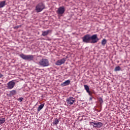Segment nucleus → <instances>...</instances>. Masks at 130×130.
<instances>
[{"label": "nucleus", "instance_id": "f257e3e1", "mask_svg": "<svg viewBox=\"0 0 130 130\" xmlns=\"http://www.w3.org/2000/svg\"><path fill=\"white\" fill-rule=\"evenodd\" d=\"M82 40L85 43H97L99 41V39L96 34L91 36L90 35H86L82 37Z\"/></svg>", "mask_w": 130, "mask_h": 130}, {"label": "nucleus", "instance_id": "f03ea898", "mask_svg": "<svg viewBox=\"0 0 130 130\" xmlns=\"http://www.w3.org/2000/svg\"><path fill=\"white\" fill-rule=\"evenodd\" d=\"M39 65L43 68L49 67V60L46 58H42L39 61Z\"/></svg>", "mask_w": 130, "mask_h": 130}, {"label": "nucleus", "instance_id": "7ed1b4c3", "mask_svg": "<svg viewBox=\"0 0 130 130\" xmlns=\"http://www.w3.org/2000/svg\"><path fill=\"white\" fill-rule=\"evenodd\" d=\"M45 9V5L43 3H39L36 7V11L37 13H40Z\"/></svg>", "mask_w": 130, "mask_h": 130}, {"label": "nucleus", "instance_id": "20e7f679", "mask_svg": "<svg viewBox=\"0 0 130 130\" xmlns=\"http://www.w3.org/2000/svg\"><path fill=\"white\" fill-rule=\"evenodd\" d=\"M19 56L22 58V59H24L25 60H33L34 59V55H25L24 54H21L19 55Z\"/></svg>", "mask_w": 130, "mask_h": 130}, {"label": "nucleus", "instance_id": "39448f33", "mask_svg": "<svg viewBox=\"0 0 130 130\" xmlns=\"http://www.w3.org/2000/svg\"><path fill=\"white\" fill-rule=\"evenodd\" d=\"M15 85L16 83L15 82V81H14V80L11 81L7 83V88L9 90H11L13 89L14 87H15Z\"/></svg>", "mask_w": 130, "mask_h": 130}, {"label": "nucleus", "instance_id": "423d86ee", "mask_svg": "<svg viewBox=\"0 0 130 130\" xmlns=\"http://www.w3.org/2000/svg\"><path fill=\"white\" fill-rule=\"evenodd\" d=\"M75 102V98L73 97H70L66 100V102L67 104H70V105H73V104H74V102Z\"/></svg>", "mask_w": 130, "mask_h": 130}, {"label": "nucleus", "instance_id": "0eeeda50", "mask_svg": "<svg viewBox=\"0 0 130 130\" xmlns=\"http://www.w3.org/2000/svg\"><path fill=\"white\" fill-rule=\"evenodd\" d=\"M66 62V58H63L61 59L58 60L55 63L56 66H61V64H63Z\"/></svg>", "mask_w": 130, "mask_h": 130}, {"label": "nucleus", "instance_id": "6e6552de", "mask_svg": "<svg viewBox=\"0 0 130 130\" xmlns=\"http://www.w3.org/2000/svg\"><path fill=\"white\" fill-rule=\"evenodd\" d=\"M66 10L64 9V7H60L58 9V10L57 11V14H58L59 15H62L65 12Z\"/></svg>", "mask_w": 130, "mask_h": 130}, {"label": "nucleus", "instance_id": "1a4fd4ad", "mask_svg": "<svg viewBox=\"0 0 130 130\" xmlns=\"http://www.w3.org/2000/svg\"><path fill=\"white\" fill-rule=\"evenodd\" d=\"M84 89L86 90L87 93H88L89 96H91L92 95V92L90 91V88H89V86L87 85H84Z\"/></svg>", "mask_w": 130, "mask_h": 130}, {"label": "nucleus", "instance_id": "9d476101", "mask_svg": "<svg viewBox=\"0 0 130 130\" xmlns=\"http://www.w3.org/2000/svg\"><path fill=\"white\" fill-rule=\"evenodd\" d=\"M69 84H71V80H68L61 83V87H66V86H69Z\"/></svg>", "mask_w": 130, "mask_h": 130}, {"label": "nucleus", "instance_id": "9b49d317", "mask_svg": "<svg viewBox=\"0 0 130 130\" xmlns=\"http://www.w3.org/2000/svg\"><path fill=\"white\" fill-rule=\"evenodd\" d=\"M50 32H51V30H50L42 31V36H47Z\"/></svg>", "mask_w": 130, "mask_h": 130}, {"label": "nucleus", "instance_id": "f8f14e48", "mask_svg": "<svg viewBox=\"0 0 130 130\" xmlns=\"http://www.w3.org/2000/svg\"><path fill=\"white\" fill-rule=\"evenodd\" d=\"M102 125H103V123L99 122H96L95 123V125H94V127H98L99 128H100V127H101L102 126Z\"/></svg>", "mask_w": 130, "mask_h": 130}, {"label": "nucleus", "instance_id": "ddd939ff", "mask_svg": "<svg viewBox=\"0 0 130 130\" xmlns=\"http://www.w3.org/2000/svg\"><path fill=\"white\" fill-rule=\"evenodd\" d=\"M6 122V118L0 117V124H3Z\"/></svg>", "mask_w": 130, "mask_h": 130}, {"label": "nucleus", "instance_id": "4468645a", "mask_svg": "<svg viewBox=\"0 0 130 130\" xmlns=\"http://www.w3.org/2000/svg\"><path fill=\"white\" fill-rule=\"evenodd\" d=\"M6 6V1H2L0 2V9H2V8H4Z\"/></svg>", "mask_w": 130, "mask_h": 130}, {"label": "nucleus", "instance_id": "2eb2a0df", "mask_svg": "<svg viewBox=\"0 0 130 130\" xmlns=\"http://www.w3.org/2000/svg\"><path fill=\"white\" fill-rule=\"evenodd\" d=\"M58 122H59V120H58V119H57V118H56L55 119L53 123L54 125H57V124H58Z\"/></svg>", "mask_w": 130, "mask_h": 130}, {"label": "nucleus", "instance_id": "dca6fc26", "mask_svg": "<svg viewBox=\"0 0 130 130\" xmlns=\"http://www.w3.org/2000/svg\"><path fill=\"white\" fill-rule=\"evenodd\" d=\"M43 107H44V104H41V105H40L37 109V111L38 112L40 111V110H41V109H42V108H43Z\"/></svg>", "mask_w": 130, "mask_h": 130}, {"label": "nucleus", "instance_id": "f3484780", "mask_svg": "<svg viewBox=\"0 0 130 130\" xmlns=\"http://www.w3.org/2000/svg\"><path fill=\"white\" fill-rule=\"evenodd\" d=\"M107 43V41H106V39H104L102 41V45H103V46H105V44Z\"/></svg>", "mask_w": 130, "mask_h": 130}, {"label": "nucleus", "instance_id": "a211bd4d", "mask_svg": "<svg viewBox=\"0 0 130 130\" xmlns=\"http://www.w3.org/2000/svg\"><path fill=\"white\" fill-rule=\"evenodd\" d=\"M16 93L17 91H16V90H13L10 92V95H12V96H14V95H16Z\"/></svg>", "mask_w": 130, "mask_h": 130}, {"label": "nucleus", "instance_id": "6ab92c4d", "mask_svg": "<svg viewBox=\"0 0 130 130\" xmlns=\"http://www.w3.org/2000/svg\"><path fill=\"white\" fill-rule=\"evenodd\" d=\"M120 70H121V68H120V67L117 66V67H115V68L114 69V71L115 72H119V71H120Z\"/></svg>", "mask_w": 130, "mask_h": 130}, {"label": "nucleus", "instance_id": "aec40b11", "mask_svg": "<svg viewBox=\"0 0 130 130\" xmlns=\"http://www.w3.org/2000/svg\"><path fill=\"white\" fill-rule=\"evenodd\" d=\"M24 99V98H19L17 99V101H19V102H22V101H23V100Z\"/></svg>", "mask_w": 130, "mask_h": 130}, {"label": "nucleus", "instance_id": "412c9836", "mask_svg": "<svg viewBox=\"0 0 130 130\" xmlns=\"http://www.w3.org/2000/svg\"><path fill=\"white\" fill-rule=\"evenodd\" d=\"M96 122H90V124H91V125H93V127H95V125H96Z\"/></svg>", "mask_w": 130, "mask_h": 130}, {"label": "nucleus", "instance_id": "4be33fe9", "mask_svg": "<svg viewBox=\"0 0 130 130\" xmlns=\"http://www.w3.org/2000/svg\"><path fill=\"white\" fill-rule=\"evenodd\" d=\"M99 101L100 103H102L103 102V99H102V98H99Z\"/></svg>", "mask_w": 130, "mask_h": 130}, {"label": "nucleus", "instance_id": "5701e85b", "mask_svg": "<svg viewBox=\"0 0 130 130\" xmlns=\"http://www.w3.org/2000/svg\"><path fill=\"white\" fill-rule=\"evenodd\" d=\"M4 77V75L3 74H0V79L1 78H3Z\"/></svg>", "mask_w": 130, "mask_h": 130}, {"label": "nucleus", "instance_id": "b1692460", "mask_svg": "<svg viewBox=\"0 0 130 130\" xmlns=\"http://www.w3.org/2000/svg\"><path fill=\"white\" fill-rule=\"evenodd\" d=\"M89 100H90V101H92V98H89Z\"/></svg>", "mask_w": 130, "mask_h": 130}, {"label": "nucleus", "instance_id": "393cba45", "mask_svg": "<svg viewBox=\"0 0 130 130\" xmlns=\"http://www.w3.org/2000/svg\"><path fill=\"white\" fill-rule=\"evenodd\" d=\"M15 28H19V26H16V27H15Z\"/></svg>", "mask_w": 130, "mask_h": 130}]
</instances>
